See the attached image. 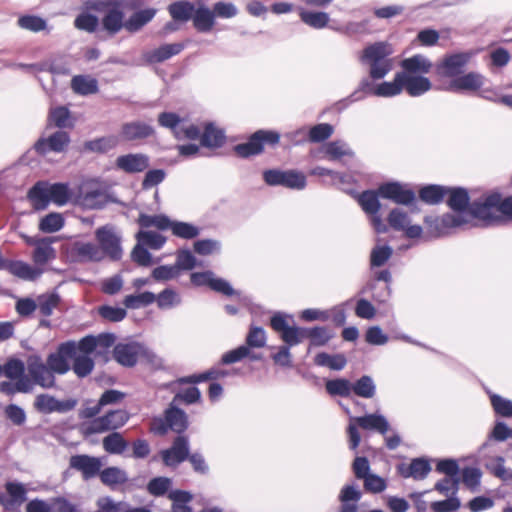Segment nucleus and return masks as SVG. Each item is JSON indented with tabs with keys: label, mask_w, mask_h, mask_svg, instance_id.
Wrapping results in <instances>:
<instances>
[{
	"label": "nucleus",
	"mask_w": 512,
	"mask_h": 512,
	"mask_svg": "<svg viewBox=\"0 0 512 512\" xmlns=\"http://www.w3.org/2000/svg\"><path fill=\"white\" fill-rule=\"evenodd\" d=\"M446 196H448L447 205L456 214L445 213L441 217H425L424 222L428 225L429 233L433 238L447 236L452 229L469 223L468 218L463 215L464 212H469L471 215L472 202L468 190L464 187H448Z\"/></svg>",
	"instance_id": "obj_1"
},
{
	"label": "nucleus",
	"mask_w": 512,
	"mask_h": 512,
	"mask_svg": "<svg viewBox=\"0 0 512 512\" xmlns=\"http://www.w3.org/2000/svg\"><path fill=\"white\" fill-rule=\"evenodd\" d=\"M391 46L387 42L379 41L367 45L360 55V62L368 66V77L360 80L358 87L366 95L383 97L376 93L378 85L373 81L384 79L392 70Z\"/></svg>",
	"instance_id": "obj_2"
},
{
	"label": "nucleus",
	"mask_w": 512,
	"mask_h": 512,
	"mask_svg": "<svg viewBox=\"0 0 512 512\" xmlns=\"http://www.w3.org/2000/svg\"><path fill=\"white\" fill-rule=\"evenodd\" d=\"M471 216L485 226H497L512 220V195L504 197L491 191L472 201Z\"/></svg>",
	"instance_id": "obj_3"
},
{
	"label": "nucleus",
	"mask_w": 512,
	"mask_h": 512,
	"mask_svg": "<svg viewBox=\"0 0 512 512\" xmlns=\"http://www.w3.org/2000/svg\"><path fill=\"white\" fill-rule=\"evenodd\" d=\"M432 87L431 80L426 76L394 77L392 81L379 83L376 93L389 98L405 91L410 97H420L429 92Z\"/></svg>",
	"instance_id": "obj_4"
},
{
	"label": "nucleus",
	"mask_w": 512,
	"mask_h": 512,
	"mask_svg": "<svg viewBox=\"0 0 512 512\" xmlns=\"http://www.w3.org/2000/svg\"><path fill=\"white\" fill-rule=\"evenodd\" d=\"M279 141L280 134L277 131L260 129L252 133L246 142L235 145L233 151L240 158L247 159L261 154L265 144L275 146Z\"/></svg>",
	"instance_id": "obj_5"
},
{
	"label": "nucleus",
	"mask_w": 512,
	"mask_h": 512,
	"mask_svg": "<svg viewBox=\"0 0 512 512\" xmlns=\"http://www.w3.org/2000/svg\"><path fill=\"white\" fill-rule=\"evenodd\" d=\"M279 141L280 134L277 131L260 129L252 133L246 142L235 145L233 151L240 158L247 159L261 154L265 144L275 146Z\"/></svg>",
	"instance_id": "obj_6"
},
{
	"label": "nucleus",
	"mask_w": 512,
	"mask_h": 512,
	"mask_svg": "<svg viewBox=\"0 0 512 512\" xmlns=\"http://www.w3.org/2000/svg\"><path fill=\"white\" fill-rule=\"evenodd\" d=\"M95 239L103 252V258L116 262L123 256L122 237L112 225H104L95 230Z\"/></svg>",
	"instance_id": "obj_7"
},
{
	"label": "nucleus",
	"mask_w": 512,
	"mask_h": 512,
	"mask_svg": "<svg viewBox=\"0 0 512 512\" xmlns=\"http://www.w3.org/2000/svg\"><path fill=\"white\" fill-rule=\"evenodd\" d=\"M264 182L268 186H282L291 190H303L307 185V179L303 172L290 169L280 170L277 168L266 169L262 173Z\"/></svg>",
	"instance_id": "obj_8"
},
{
	"label": "nucleus",
	"mask_w": 512,
	"mask_h": 512,
	"mask_svg": "<svg viewBox=\"0 0 512 512\" xmlns=\"http://www.w3.org/2000/svg\"><path fill=\"white\" fill-rule=\"evenodd\" d=\"M474 53L461 51L445 54L441 61L435 65V72L441 78L455 79L463 74Z\"/></svg>",
	"instance_id": "obj_9"
},
{
	"label": "nucleus",
	"mask_w": 512,
	"mask_h": 512,
	"mask_svg": "<svg viewBox=\"0 0 512 512\" xmlns=\"http://www.w3.org/2000/svg\"><path fill=\"white\" fill-rule=\"evenodd\" d=\"M287 315L282 312H276L270 318L271 328L280 334L282 341L285 343V347L289 349L295 345H298L305 338V328L296 326H290L287 322Z\"/></svg>",
	"instance_id": "obj_10"
},
{
	"label": "nucleus",
	"mask_w": 512,
	"mask_h": 512,
	"mask_svg": "<svg viewBox=\"0 0 512 512\" xmlns=\"http://www.w3.org/2000/svg\"><path fill=\"white\" fill-rule=\"evenodd\" d=\"M379 193L382 199H387L395 204L410 206L416 202L415 191L408 184L399 181H387L379 185Z\"/></svg>",
	"instance_id": "obj_11"
},
{
	"label": "nucleus",
	"mask_w": 512,
	"mask_h": 512,
	"mask_svg": "<svg viewBox=\"0 0 512 512\" xmlns=\"http://www.w3.org/2000/svg\"><path fill=\"white\" fill-rule=\"evenodd\" d=\"M129 420L126 410H110L105 415L92 420L86 428L87 434H98L110 430H117L124 426Z\"/></svg>",
	"instance_id": "obj_12"
},
{
	"label": "nucleus",
	"mask_w": 512,
	"mask_h": 512,
	"mask_svg": "<svg viewBox=\"0 0 512 512\" xmlns=\"http://www.w3.org/2000/svg\"><path fill=\"white\" fill-rule=\"evenodd\" d=\"M190 452V441L187 435H177L169 448L160 451L165 466L176 468L187 461Z\"/></svg>",
	"instance_id": "obj_13"
},
{
	"label": "nucleus",
	"mask_w": 512,
	"mask_h": 512,
	"mask_svg": "<svg viewBox=\"0 0 512 512\" xmlns=\"http://www.w3.org/2000/svg\"><path fill=\"white\" fill-rule=\"evenodd\" d=\"M125 0H121L114 7L106 11L99 21V33L104 32L106 36L113 37L123 28L126 29Z\"/></svg>",
	"instance_id": "obj_14"
},
{
	"label": "nucleus",
	"mask_w": 512,
	"mask_h": 512,
	"mask_svg": "<svg viewBox=\"0 0 512 512\" xmlns=\"http://www.w3.org/2000/svg\"><path fill=\"white\" fill-rule=\"evenodd\" d=\"M75 357V348L72 342H62L55 352L48 355L46 362L53 374L64 375L70 370L69 360Z\"/></svg>",
	"instance_id": "obj_15"
},
{
	"label": "nucleus",
	"mask_w": 512,
	"mask_h": 512,
	"mask_svg": "<svg viewBox=\"0 0 512 512\" xmlns=\"http://www.w3.org/2000/svg\"><path fill=\"white\" fill-rule=\"evenodd\" d=\"M399 66L401 70L396 72L394 77L425 76L430 73L433 68V63L423 54H414L410 57L403 58Z\"/></svg>",
	"instance_id": "obj_16"
},
{
	"label": "nucleus",
	"mask_w": 512,
	"mask_h": 512,
	"mask_svg": "<svg viewBox=\"0 0 512 512\" xmlns=\"http://www.w3.org/2000/svg\"><path fill=\"white\" fill-rule=\"evenodd\" d=\"M77 400L73 398L58 400L49 394H39L34 401V408L42 414L67 413L73 410L77 405Z\"/></svg>",
	"instance_id": "obj_17"
},
{
	"label": "nucleus",
	"mask_w": 512,
	"mask_h": 512,
	"mask_svg": "<svg viewBox=\"0 0 512 512\" xmlns=\"http://www.w3.org/2000/svg\"><path fill=\"white\" fill-rule=\"evenodd\" d=\"M70 143V136L66 131L58 130L47 138H39L33 148L39 155H46L49 152L62 153Z\"/></svg>",
	"instance_id": "obj_18"
},
{
	"label": "nucleus",
	"mask_w": 512,
	"mask_h": 512,
	"mask_svg": "<svg viewBox=\"0 0 512 512\" xmlns=\"http://www.w3.org/2000/svg\"><path fill=\"white\" fill-rule=\"evenodd\" d=\"M115 165L118 170L127 174L141 173L149 167L150 159L143 153H128L118 156Z\"/></svg>",
	"instance_id": "obj_19"
},
{
	"label": "nucleus",
	"mask_w": 512,
	"mask_h": 512,
	"mask_svg": "<svg viewBox=\"0 0 512 512\" xmlns=\"http://www.w3.org/2000/svg\"><path fill=\"white\" fill-rule=\"evenodd\" d=\"M141 343L132 341L117 343L113 348V358L124 367H134L139 359Z\"/></svg>",
	"instance_id": "obj_20"
},
{
	"label": "nucleus",
	"mask_w": 512,
	"mask_h": 512,
	"mask_svg": "<svg viewBox=\"0 0 512 512\" xmlns=\"http://www.w3.org/2000/svg\"><path fill=\"white\" fill-rule=\"evenodd\" d=\"M6 494H0V504L6 509L20 506L27 500V490L23 483L7 481L5 483Z\"/></svg>",
	"instance_id": "obj_21"
},
{
	"label": "nucleus",
	"mask_w": 512,
	"mask_h": 512,
	"mask_svg": "<svg viewBox=\"0 0 512 512\" xmlns=\"http://www.w3.org/2000/svg\"><path fill=\"white\" fill-rule=\"evenodd\" d=\"M69 465L72 469L80 471L85 480L99 474L102 463L99 458L86 454H77L70 457Z\"/></svg>",
	"instance_id": "obj_22"
},
{
	"label": "nucleus",
	"mask_w": 512,
	"mask_h": 512,
	"mask_svg": "<svg viewBox=\"0 0 512 512\" xmlns=\"http://www.w3.org/2000/svg\"><path fill=\"white\" fill-rule=\"evenodd\" d=\"M155 129L143 121L126 122L121 126L120 137L127 142L144 140L152 137Z\"/></svg>",
	"instance_id": "obj_23"
},
{
	"label": "nucleus",
	"mask_w": 512,
	"mask_h": 512,
	"mask_svg": "<svg viewBox=\"0 0 512 512\" xmlns=\"http://www.w3.org/2000/svg\"><path fill=\"white\" fill-rule=\"evenodd\" d=\"M430 461L426 457L413 458L409 464L398 465V472L403 478L424 480L431 472Z\"/></svg>",
	"instance_id": "obj_24"
},
{
	"label": "nucleus",
	"mask_w": 512,
	"mask_h": 512,
	"mask_svg": "<svg viewBox=\"0 0 512 512\" xmlns=\"http://www.w3.org/2000/svg\"><path fill=\"white\" fill-rule=\"evenodd\" d=\"M351 421L356 422L360 428L367 431H375L382 435L390 428L386 417L379 413L365 414L363 416H351Z\"/></svg>",
	"instance_id": "obj_25"
},
{
	"label": "nucleus",
	"mask_w": 512,
	"mask_h": 512,
	"mask_svg": "<svg viewBox=\"0 0 512 512\" xmlns=\"http://www.w3.org/2000/svg\"><path fill=\"white\" fill-rule=\"evenodd\" d=\"M184 47L182 43H166L154 50L144 52L143 58L147 64L162 63L178 55Z\"/></svg>",
	"instance_id": "obj_26"
},
{
	"label": "nucleus",
	"mask_w": 512,
	"mask_h": 512,
	"mask_svg": "<svg viewBox=\"0 0 512 512\" xmlns=\"http://www.w3.org/2000/svg\"><path fill=\"white\" fill-rule=\"evenodd\" d=\"M361 498L362 492L354 482L345 484L338 495V500L341 504L339 512H357L358 502Z\"/></svg>",
	"instance_id": "obj_27"
},
{
	"label": "nucleus",
	"mask_w": 512,
	"mask_h": 512,
	"mask_svg": "<svg viewBox=\"0 0 512 512\" xmlns=\"http://www.w3.org/2000/svg\"><path fill=\"white\" fill-rule=\"evenodd\" d=\"M192 22L197 32L209 33L213 30L216 23L215 13L205 4H198L193 14Z\"/></svg>",
	"instance_id": "obj_28"
},
{
	"label": "nucleus",
	"mask_w": 512,
	"mask_h": 512,
	"mask_svg": "<svg viewBox=\"0 0 512 512\" xmlns=\"http://www.w3.org/2000/svg\"><path fill=\"white\" fill-rule=\"evenodd\" d=\"M164 416L170 430L174 431L178 435H184L187 430L188 416L186 412L171 403L169 407L164 411Z\"/></svg>",
	"instance_id": "obj_29"
},
{
	"label": "nucleus",
	"mask_w": 512,
	"mask_h": 512,
	"mask_svg": "<svg viewBox=\"0 0 512 512\" xmlns=\"http://www.w3.org/2000/svg\"><path fill=\"white\" fill-rule=\"evenodd\" d=\"M226 142L225 131L217 127L213 122H207L204 125L203 133L200 137L202 147L209 149L221 148Z\"/></svg>",
	"instance_id": "obj_30"
},
{
	"label": "nucleus",
	"mask_w": 512,
	"mask_h": 512,
	"mask_svg": "<svg viewBox=\"0 0 512 512\" xmlns=\"http://www.w3.org/2000/svg\"><path fill=\"white\" fill-rule=\"evenodd\" d=\"M27 198L35 210H44L50 203L49 183L45 181L36 182L27 193Z\"/></svg>",
	"instance_id": "obj_31"
},
{
	"label": "nucleus",
	"mask_w": 512,
	"mask_h": 512,
	"mask_svg": "<svg viewBox=\"0 0 512 512\" xmlns=\"http://www.w3.org/2000/svg\"><path fill=\"white\" fill-rule=\"evenodd\" d=\"M484 84V76L478 72L461 74L451 81L450 88L456 91H476Z\"/></svg>",
	"instance_id": "obj_32"
},
{
	"label": "nucleus",
	"mask_w": 512,
	"mask_h": 512,
	"mask_svg": "<svg viewBox=\"0 0 512 512\" xmlns=\"http://www.w3.org/2000/svg\"><path fill=\"white\" fill-rule=\"evenodd\" d=\"M196 5L188 0H178L168 6V12L175 22L187 23L192 20Z\"/></svg>",
	"instance_id": "obj_33"
},
{
	"label": "nucleus",
	"mask_w": 512,
	"mask_h": 512,
	"mask_svg": "<svg viewBox=\"0 0 512 512\" xmlns=\"http://www.w3.org/2000/svg\"><path fill=\"white\" fill-rule=\"evenodd\" d=\"M157 13L155 8H145L131 14L126 20V30L129 33H136L153 20Z\"/></svg>",
	"instance_id": "obj_34"
},
{
	"label": "nucleus",
	"mask_w": 512,
	"mask_h": 512,
	"mask_svg": "<svg viewBox=\"0 0 512 512\" xmlns=\"http://www.w3.org/2000/svg\"><path fill=\"white\" fill-rule=\"evenodd\" d=\"M55 238L42 237L40 243L34 248L32 259L36 265H45L56 257V251L52 247Z\"/></svg>",
	"instance_id": "obj_35"
},
{
	"label": "nucleus",
	"mask_w": 512,
	"mask_h": 512,
	"mask_svg": "<svg viewBox=\"0 0 512 512\" xmlns=\"http://www.w3.org/2000/svg\"><path fill=\"white\" fill-rule=\"evenodd\" d=\"M448 193V187L438 184H428L420 188L419 199L429 205L441 203Z\"/></svg>",
	"instance_id": "obj_36"
},
{
	"label": "nucleus",
	"mask_w": 512,
	"mask_h": 512,
	"mask_svg": "<svg viewBox=\"0 0 512 512\" xmlns=\"http://www.w3.org/2000/svg\"><path fill=\"white\" fill-rule=\"evenodd\" d=\"M73 251L81 261L100 262L104 259L98 245L91 242H76Z\"/></svg>",
	"instance_id": "obj_37"
},
{
	"label": "nucleus",
	"mask_w": 512,
	"mask_h": 512,
	"mask_svg": "<svg viewBox=\"0 0 512 512\" xmlns=\"http://www.w3.org/2000/svg\"><path fill=\"white\" fill-rule=\"evenodd\" d=\"M71 88L76 94L82 96L96 94L99 90L98 81L85 75L74 76L71 80Z\"/></svg>",
	"instance_id": "obj_38"
},
{
	"label": "nucleus",
	"mask_w": 512,
	"mask_h": 512,
	"mask_svg": "<svg viewBox=\"0 0 512 512\" xmlns=\"http://www.w3.org/2000/svg\"><path fill=\"white\" fill-rule=\"evenodd\" d=\"M314 363L320 367H328L334 371L343 370L347 364V359L344 354H329L326 352H319L314 357Z\"/></svg>",
	"instance_id": "obj_39"
},
{
	"label": "nucleus",
	"mask_w": 512,
	"mask_h": 512,
	"mask_svg": "<svg viewBox=\"0 0 512 512\" xmlns=\"http://www.w3.org/2000/svg\"><path fill=\"white\" fill-rule=\"evenodd\" d=\"M381 198L379 193V187L376 190H365L358 196V203L366 214L376 215L380 208L381 204L379 201Z\"/></svg>",
	"instance_id": "obj_40"
},
{
	"label": "nucleus",
	"mask_w": 512,
	"mask_h": 512,
	"mask_svg": "<svg viewBox=\"0 0 512 512\" xmlns=\"http://www.w3.org/2000/svg\"><path fill=\"white\" fill-rule=\"evenodd\" d=\"M323 158L329 161H337L343 156H353V151L348 144L342 140H334L326 143L322 149Z\"/></svg>",
	"instance_id": "obj_41"
},
{
	"label": "nucleus",
	"mask_w": 512,
	"mask_h": 512,
	"mask_svg": "<svg viewBox=\"0 0 512 512\" xmlns=\"http://www.w3.org/2000/svg\"><path fill=\"white\" fill-rule=\"evenodd\" d=\"M168 230H171L172 234L181 239L192 240L200 235L201 229L190 223L184 221L171 220Z\"/></svg>",
	"instance_id": "obj_42"
},
{
	"label": "nucleus",
	"mask_w": 512,
	"mask_h": 512,
	"mask_svg": "<svg viewBox=\"0 0 512 512\" xmlns=\"http://www.w3.org/2000/svg\"><path fill=\"white\" fill-rule=\"evenodd\" d=\"M301 21L313 29L325 28L330 20L329 14L323 11H309L305 9L299 10Z\"/></svg>",
	"instance_id": "obj_43"
},
{
	"label": "nucleus",
	"mask_w": 512,
	"mask_h": 512,
	"mask_svg": "<svg viewBox=\"0 0 512 512\" xmlns=\"http://www.w3.org/2000/svg\"><path fill=\"white\" fill-rule=\"evenodd\" d=\"M104 450L113 455H121L129 446V442L121 433L113 431L102 440Z\"/></svg>",
	"instance_id": "obj_44"
},
{
	"label": "nucleus",
	"mask_w": 512,
	"mask_h": 512,
	"mask_svg": "<svg viewBox=\"0 0 512 512\" xmlns=\"http://www.w3.org/2000/svg\"><path fill=\"white\" fill-rule=\"evenodd\" d=\"M168 498L172 501V512H192V507L189 503L193 499L191 492L186 490H172L168 494Z\"/></svg>",
	"instance_id": "obj_45"
},
{
	"label": "nucleus",
	"mask_w": 512,
	"mask_h": 512,
	"mask_svg": "<svg viewBox=\"0 0 512 512\" xmlns=\"http://www.w3.org/2000/svg\"><path fill=\"white\" fill-rule=\"evenodd\" d=\"M352 393L356 396L370 399L376 394V384L369 375H362L355 382L351 383Z\"/></svg>",
	"instance_id": "obj_46"
},
{
	"label": "nucleus",
	"mask_w": 512,
	"mask_h": 512,
	"mask_svg": "<svg viewBox=\"0 0 512 512\" xmlns=\"http://www.w3.org/2000/svg\"><path fill=\"white\" fill-rule=\"evenodd\" d=\"M155 302L160 310H169L179 306L182 303V298L174 288L167 287L156 294Z\"/></svg>",
	"instance_id": "obj_47"
},
{
	"label": "nucleus",
	"mask_w": 512,
	"mask_h": 512,
	"mask_svg": "<svg viewBox=\"0 0 512 512\" xmlns=\"http://www.w3.org/2000/svg\"><path fill=\"white\" fill-rule=\"evenodd\" d=\"M228 375V371L213 367L202 373L193 374L180 378L179 382L183 384H197L208 380H217L219 378H224Z\"/></svg>",
	"instance_id": "obj_48"
},
{
	"label": "nucleus",
	"mask_w": 512,
	"mask_h": 512,
	"mask_svg": "<svg viewBox=\"0 0 512 512\" xmlns=\"http://www.w3.org/2000/svg\"><path fill=\"white\" fill-rule=\"evenodd\" d=\"M100 479L104 485L114 487L116 485L124 484L128 481L126 471L118 467H107L103 470L100 469Z\"/></svg>",
	"instance_id": "obj_49"
},
{
	"label": "nucleus",
	"mask_w": 512,
	"mask_h": 512,
	"mask_svg": "<svg viewBox=\"0 0 512 512\" xmlns=\"http://www.w3.org/2000/svg\"><path fill=\"white\" fill-rule=\"evenodd\" d=\"M156 300V294L150 291H144L139 294H130L125 296L123 304L127 309H139L153 304Z\"/></svg>",
	"instance_id": "obj_50"
},
{
	"label": "nucleus",
	"mask_w": 512,
	"mask_h": 512,
	"mask_svg": "<svg viewBox=\"0 0 512 512\" xmlns=\"http://www.w3.org/2000/svg\"><path fill=\"white\" fill-rule=\"evenodd\" d=\"M136 239L146 248L148 247L153 250L161 249L167 240L166 237L160 233L150 230H140L136 234Z\"/></svg>",
	"instance_id": "obj_51"
},
{
	"label": "nucleus",
	"mask_w": 512,
	"mask_h": 512,
	"mask_svg": "<svg viewBox=\"0 0 512 512\" xmlns=\"http://www.w3.org/2000/svg\"><path fill=\"white\" fill-rule=\"evenodd\" d=\"M327 393L334 397H350L352 394L351 382L346 378H336L327 380L325 383Z\"/></svg>",
	"instance_id": "obj_52"
},
{
	"label": "nucleus",
	"mask_w": 512,
	"mask_h": 512,
	"mask_svg": "<svg viewBox=\"0 0 512 512\" xmlns=\"http://www.w3.org/2000/svg\"><path fill=\"white\" fill-rule=\"evenodd\" d=\"M137 222L142 228L156 227L159 230H168L169 225L171 224V219L164 214L148 215L141 213Z\"/></svg>",
	"instance_id": "obj_53"
},
{
	"label": "nucleus",
	"mask_w": 512,
	"mask_h": 512,
	"mask_svg": "<svg viewBox=\"0 0 512 512\" xmlns=\"http://www.w3.org/2000/svg\"><path fill=\"white\" fill-rule=\"evenodd\" d=\"M117 145V139L114 136L99 137L84 143V149L94 153H106Z\"/></svg>",
	"instance_id": "obj_54"
},
{
	"label": "nucleus",
	"mask_w": 512,
	"mask_h": 512,
	"mask_svg": "<svg viewBox=\"0 0 512 512\" xmlns=\"http://www.w3.org/2000/svg\"><path fill=\"white\" fill-rule=\"evenodd\" d=\"M50 202L58 206H63L68 203L71 198V191L67 183H49Z\"/></svg>",
	"instance_id": "obj_55"
},
{
	"label": "nucleus",
	"mask_w": 512,
	"mask_h": 512,
	"mask_svg": "<svg viewBox=\"0 0 512 512\" xmlns=\"http://www.w3.org/2000/svg\"><path fill=\"white\" fill-rule=\"evenodd\" d=\"M65 220L61 213L51 212L41 218L39 230L44 233L58 232L63 228Z\"/></svg>",
	"instance_id": "obj_56"
},
{
	"label": "nucleus",
	"mask_w": 512,
	"mask_h": 512,
	"mask_svg": "<svg viewBox=\"0 0 512 512\" xmlns=\"http://www.w3.org/2000/svg\"><path fill=\"white\" fill-rule=\"evenodd\" d=\"M182 121V118L175 112H162L158 115L159 125L170 129L178 140H181V132L178 131L181 127Z\"/></svg>",
	"instance_id": "obj_57"
},
{
	"label": "nucleus",
	"mask_w": 512,
	"mask_h": 512,
	"mask_svg": "<svg viewBox=\"0 0 512 512\" xmlns=\"http://www.w3.org/2000/svg\"><path fill=\"white\" fill-rule=\"evenodd\" d=\"M17 25L24 30L38 33L47 27V21L37 15H22L17 20Z\"/></svg>",
	"instance_id": "obj_58"
},
{
	"label": "nucleus",
	"mask_w": 512,
	"mask_h": 512,
	"mask_svg": "<svg viewBox=\"0 0 512 512\" xmlns=\"http://www.w3.org/2000/svg\"><path fill=\"white\" fill-rule=\"evenodd\" d=\"M37 308L41 315L49 317L52 315L54 308L60 303V295L57 292L42 294L37 298Z\"/></svg>",
	"instance_id": "obj_59"
},
{
	"label": "nucleus",
	"mask_w": 512,
	"mask_h": 512,
	"mask_svg": "<svg viewBox=\"0 0 512 512\" xmlns=\"http://www.w3.org/2000/svg\"><path fill=\"white\" fill-rule=\"evenodd\" d=\"M221 249L222 243L217 239H198L193 242V250L200 256H208L214 253H220Z\"/></svg>",
	"instance_id": "obj_60"
},
{
	"label": "nucleus",
	"mask_w": 512,
	"mask_h": 512,
	"mask_svg": "<svg viewBox=\"0 0 512 512\" xmlns=\"http://www.w3.org/2000/svg\"><path fill=\"white\" fill-rule=\"evenodd\" d=\"M305 338H310L312 346H324L333 337L332 333L326 327L316 326L313 328H305Z\"/></svg>",
	"instance_id": "obj_61"
},
{
	"label": "nucleus",
	"mask_w": 512,
	"mask_h": 512,
	"mask_svg": "<svg viewBox=\"0 0 512 512\" xmlns=\"http://www.w3.org/2000/svg\"><path fill=\"white\" fill-rule=\"evenodd\" d=\"M392 254L393 249L387 244L374 246L370 253L371 268L383 266L391 258Z\"/></svg>",
	"instance_id": "obj_62"
},
{
	"label": "nucleus",
	"mask_w": 512,
	"mask_h": 512,
	"mask_svg": "<svg viewBox=\"0 0 512 512\" xmlns=\"http://www.w3.org/2000/svg\"><path fill=\"white\" fill-rule=\"evenodd\" d=\"M72 360L74 361L72 369L79 378L87 377L94 369L95 362L91 356L75 355Z\"/></svg>",
	"instance_id": "obj_63"
},
{
	"label": "nucleus",
	"mask_w": 512,
	"mask_h": 512,
	"mask_svg": "<svg viewBox=\"0 0 512 512\" xmlns=\"http://www.w3.org/2000/svg\"><path fill=\"white\" fill-rule=\"evenodd\" d=\"M74 26L88 33L99 32V18L91 13H80L74 20Z\"/></svg>",
	"instance_id": "obj_64"
}]
</instances>
